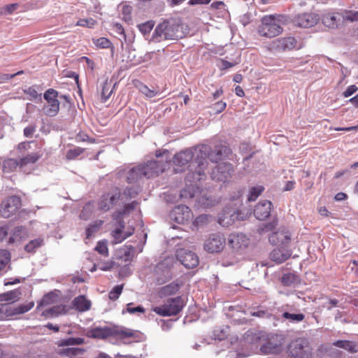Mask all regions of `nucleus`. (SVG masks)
<instances>
[{
    "mask_svg": "<svg viewBox=\"0 0 358 358\" xmlns=\"http://www.w3.org/2000/svg\"><path fill=\"white\" fill-rule=\"evenodd\" d=\"M227 151L229 149L227 147H218L212 151L209 145H201L194 149V152L187 150L176 154L173 162L178 166H185L192 161L194 156H196L191 166H194V163L197 164L193 174L196 173L199 176L197 179L200 180L201 176L204 175V170L208 164L206 159L209 158L211 162H217L222 159L223 154H226Z\"/></svg>",
    "mask_w": 358,
    "mask_h": 358,
    "instance_id": "obj_1",
    "label": "nucleus"
},
{
    "mask_svg": "<svg viewBox=\"0 0 358 358\" xmlns=\"http://www.w3.org/2000/svg\"><path fill=\"white\" fill-rule=\"evenodd\" d=\"M185 35L184 26L176 20H165L157 26L153 33V38L157 41L163 40H177Z\"/></svg>",
    "mask_w": 358,
    "mask_h": 358,
    "instance_id": "obj_2",
    "label": "nucleus"
},
{
    "mask_svg": "<svg viewBox=\"0 0 358 358\" xmlns=\"http://www.w3.org/2000/svg\"><path fill=\"white\" fill-rule=\"evenodd\" d=\"M282 18L284 17L280 15L277 17L273 15L264 16L257 28L259 35L266 38H273L280 35L283 31Z\"/></svg>",
    "mask_w": 358,
    "mask_h": 358,
    "instance_id": "obj_3",
    "label": "nucleus"
},
{
    "mask_svg": "<svg viewBox=\"0 0 358 358\" xmlns=\"http://www.w3.org/2000/svg\"><path fill=\"white\" fill-rule=\"evenodd\" d=\"M121 191L119 188H113L102 194L97 200V210L106 213L113 208L120 201Z\"/></svg>",
    "mask_w": 358,
    "mask_h": 358,
    "instance_id": "obj_4",
    "label": "nucleus"
},
{
    "mask_svg": "<svg viewBox=\"0 0 358 358\" xmlns=\"http://www.w3.org/2000/svg\"><path fill=\"white\" fill-rule=\"evenodd\" d=\"M185 306L184 300L181 296L169 299L162 306L153 308L157 315L167 317L177 315Z\"/></svg>",
    "mask_w": 358,
    "mask_h": 358,
    "instance_id": "obj_5",
    "label": "nucleus"
},
{
    "mask_svg": "<svg viewBox=\"0 0 358 358\" xmlns=\"http://www.w3.org/2000/svg\"><path fill=\"white\" fill-rule=\"evenodd\" d=\"M22 206L21 198L17 195H10L3 199L0 203V214L4 218L15 215Z\"/></svg>",
    "mask_w": 358,
    "mask_h": 358,
    "instance_id": "obj_6",
    "label": "nucleus"
},
{
    "mask_svg": "<svg viewBox=\"0 0 358 358\" xmlns=\"http://www.w3.org/2000/svg\"><path fill=\"white\" fill-rule=\"evenodd\" d=\"M285 343V336L283 334H272L260 348L263 354H279L283 351Z\"/></svg>",
    "mask_w": 358,
    "mask_h": 358,
    "instance_id": "obj_7",
    "label": "nucleus"
},
{
    "mask_svg": "<svg viewBox=\"0 0 358 358\" xmlns=\"http://www.w3.org/2000/svg\"><path fill=\"white\" fill-rule=\"evenodd\" d=\"M58 92L54 89H48L44 93V99L48 104L43 107L46 115L54 117L59 111V102L57 99Z\"/></svg>",
    "mask_w": 358,
    "mask_h": 358,
    "instance_id": "obj_8",
    "label": "nucleus"
},
{
    "mask_svg": "<svg viewBox=\"0 0 358 358\" xmlns=\"http://www.w3.org/2000/svg\"><path fill=\"white\" fill-rule=\"evenodd\" d=\"M287 352L294 358H305L309 354L308 343L305 339L296 338L289 344Z\"/></svg>",
    "mask_w": 358,
    "mask_h": 358,
    "instance_id": "obj_9",
    "label": "nucleus"
},
{
    "mask_svg": "<svg viewBox=\"0 0 358 358\" xmlns=\"http://www.w3.org/2000/svg\"><path fill=\"white\" fill-rule=\"evenodd\" d=\"M226 243V239L222 234H213L209 236L204 243V249L210 253L221 252Z\"/></svg>",
    "mask_w": 358,
    "mask_h": 358,
    "instance_id": "obj_10",
    "label": "nucleus"
},
{
    "mask_svg": "<svg viewBox=\"0 0 358 358\" xmlns=\"http://www.w3.org/2000/svg\"><path fill=\"white\" fill-rule=\"evenodd\" d=\"M166 163L159 161H150L145 165H140L143 177L150 178L159 176L166 169Z\"/></svg>",
    "mask_w": 358,
    "mask_h": 358,
    "instance_id": "obj_11",
    "label": "nucleus"
},
{
    "mask_svg": "<svg viewBox=\"0 0 358 358\" xmlns=\"http://www.w3.org/2000/svg\"><path fill=\"white\" fill-rule=\"evenodd\" d=\"M178 261L187 268H193L199 264V257L193 252L184 248L178 249L176 252Z\"/></svg>",
    "mask_w": 358,
    "mask_h": 358,
    "instance_id": "obj_12",
    "label": "nucleus"
},
{
    "mask_svg": "<svg viewBox=\"0 0 358 358\" xmlns=\"http://www.w3.org/2000/svg\"><path fill=\"white\" fill-rule=\"evenodd\" d=\"M234 172L233 166L229 163L219 164L211 173V178L216 181L225 182L231 177Z\"/></svg>",
    "mask_w": 358,
    "mask_h": 358,
    "instance_id": "obj_13",
    "label": "nucleus"
},
{
    "mask_svg": "<svg viewBox=\"0 0 358 358\" xmlns=\"http://www.w3.org/2000/svg\"><path fill=\"white\" fill-rule=\"evenodd\" d=\"M229 246L236 252H242L250 244V239L243 234H233L229 236Z\"/></svg>",
    "mask_w": 358,
    "mask_h": 358,
    "instance_id": "obj_14",
    "label": "nucleus"
},
{
    "mask_svg": "<svg viewBox=\"0 0 358 358\" xmlns=\"http://www.w3.org/2000/svg\"><path fill=\"white\" fill-rule=\"evenodd\" d=\"M319 20L320 17L317 14L304 13L296 15L294 18V23L297 27L308 28L317 24Z\"/></svg>",
    "mask_w": 358,
    "mask_h": 358,
    "instance_id": "obj_15",
    "label": "nucleus"
},
{
    "mask_svg": "<svg viewBox=\"0 0 358 358\" xmlns=\"http://www.w3.org/2000/svg\"><path fill=\"white\" fill-rule=\"evenodd\" d=\"M321 20L322 24L329 29H337L343 24V14L340 13H324Z\"/></svg>",
    "mask_w": 358,
    "mask_h": 358,
    "instance_id": "obj_16",
    "label": "nucleus"
},
{
    "mask_svg": "<svg viewBox=\"0 0 358 358\" xmlns=\"http://www.w3.org/2000/svg\"><path fill=\"white\" fill-rule=\"evenodd\" d=\"M118 223L120 228L115 229L111 232V236L113 238V241H112L113 245L122 243L134 233V227L129 228L126 232H124V222L122 220L120 219Z\"/></svg>",
    "mask_w": 358,
    "mask_h": 358,
    "instance_id": "obj_17",
    "label": "nucleus"
},
{
    "mask_svg": "<svg viewBox=\"0 0 358 358\" xmlns=\"http://www.w3.org/2000/svg\"><path fill=\"white\" fill-rule=\"evenodd\" d=\"M184 283L180 280H176L159 289L157 294L159 298H166L167 296L177 294Z\"/></svg>",
    "mask_w": 358,
    "mask_h": 358,
    "instance_id": "obj_18",
    "label": "nucleus"
},
{
    "mask_svg": "<svg viewBox=\"0 0 358 358\" xmlns=\"http://www.w3.org/2000/svg\"><path fill=\"white\" fill-rule=\"evenodd\" d=\"M272 208V203L267 200L259 201L254 209V215L257 219L264 220L269 217Z\"/></svg>",
    "mask_w": 358,
    "mask_h": 358,
    "instance_id": "obj_19",
    "label": "nucleus"
},
{
    "mask_svg": "<svg viewBox=\"0 0 358 358\" xmlns=\"http://www.w3.org/2000/svg\"><path fill=\"white\" fill-rule=\"evenodd\" d=\"M87 335L93 338L105 339L113 336L112 327H93L87 331Z\"/></svg>",
    "mask_w": 358,
    "mask_h": 358,
    "instance_id": "obj_20",
    "label": "nucleus"
},
{
    "mask_svg": "<svg viewBox=\"0 0 358 358\" xmlns=\"http://www.w3.org/2000/svg\"><path fill=\"white\" fill-rule=\"evenodd\" d=\"M292 255V251L281 248L274 249L270 254V259L280 264L287 260Z\"/></svg>",
    "mask_w": 358,
    "mask_h": 358,
    "instance_id": "obj_21",
    "label": "nucleus"
},
{
    "mask_svg": "<svg viewBox=\"0 0 358 358\" xmlns=\"http://www.w3.org/2000/svg\"><path fill=\"white\" fill-rule=\"evenodd\" d=\"M276 48L280 50H292L296 48L297 41L294 37H285L275 41Z\"/></svg>",
    "mask_w": 358,
    "mask_h": 358,
    "instance_id": "obj_22",
    "label": "nucleus"
},
{
    "mask_svg": "<svg viewBox=\"0 0 358 358\" xmlns=\"http://www.w3.org/2000/svg\"><path fill=\"white\" fill-rule=\"evenodd\" d=\"M73 306L80 312L87 311L90 309L91 301L83 295L76 297L73 301Z\"/></svg>",
    "mask_w": 358,
    "mask_h": 358,
    "instance_id": "obj_23",
    "label": "nucleus"
},
{
    "mask_svg": "<svg viewBox=\"0 0 358 358\" xmlns=\"http://www.w3.org/2000/svg\"><path fill=\"white\" fill-rule=\"evenodd\" d=\"M34 303L33 301H31V302H29V303H24V304H20L17 306H13L11 305H10V317L28 312L34 307Z\"/></svg>",
    "mask_w": 358,
    "mask_h": 358,
    "instance_id": "obj_24",
    "label": "nucleus"
},
{
    "mask_svg": "<svg viewBox=\"0 0 358 358\" xmlns=\"http://www.w3.org/2000/svg\"><path fill=\"white\" fill-rule=\"evenodd\" d=\"M138 202L136 201H132L131 203L125 204L122 208L116 210L113 215V217L115 219H120L125 215L129 214L131 212H132L137 206Z\"/></svg>",
    "mask_w": 358,
    "mask_h": 358,
    "instance_id": "obj_25",
    "label": "nucleus"
},
{
    "mask_svg": "<svg viewBox=\"0 0 358 358\" xmlns=\"http://www.w3.org/2000/svg\"><path fill=\"white\" fill-rule=\"evenodd\" d=\"M333 345L339 348H343L350 353H355L357 352L356 343L350 341L338 340L334 342Z\"/></svg>",
    "mask_w": 358,
    "mask_h": 358,
    "instance_id": "obj_26",
    "label": "nucleus"
},
{
    "mask_svg": "<svg viewBox=\"0 0 358 358\" xmlns=\"http://www.w3.org/2000/svg\"><path fill=\"white\" fill-rule=\"evenodd\" d=\"M20 292L17 289L7 292L6 293L0 294V301H6L7 303L15 302L19 300Z\"/></svg>",
    "mask_w": 358,
    "mask_h": 358,
    "instance_id": "obj_27",
    "label": "nucleus"
},
{
    "mask_svg": "<svg viewBox=\"0 0 358 358\" xmlns=\"http://www.w3.org/2000/svg\"><path fill=\"white\" fill-rule=\"evenodd\" d=\"M299 277L293 273H287L283 274L281 278V282L284 286L290 287L299 283Z\"/></svg>",
    "mask_w": 358,
    "mask_h": 358,
    "instance_id": "obj_28",
    "label": "nucleus"
},
{
    "mask_svg": "<svg viewBox=\"0 0 358 358\" xmlns=\"http://www.w3.org/2000/svg\"><path fill=\"white\" fill-rule=\"evenodd\" d=\"M17 167H20V160L8 158L3 162L2 169L5 173H10L16 171Z\"/></svg>",
    "mask_w": 358,
    "mask_h": 358,
    "instance_id": "obj_29",
    "label": "nucleus"
},
{
    "mask_svg": "<svg viewBox=\"0 0 358 358\" xmlns=\"http://www.w3.org/2000/svg\"><path fill=\"white\" fill-rule=\"evenodd\" d=\"M41 155L38 152H31L28 154L19 159L20 167L22 168L29 164H34L41 158Z\"/></svg>",
    "mask_w": 358,
    "mask_h": 358,
    "instance_id": "obj_30",
    "label": "nucleus"
},
{
    "mask_svg": "<svg viewBox=\"0 0 358 358\" xmlns=\"http://www.w3.org/2000/svg\"><path fill=\"white\" fill-rule=\"evenodd\" d=\"M180 212L182 213V217H176V220L178 223H183L185 221H187L192 214L189 207L186 206H178L176 208L175 213L179 214Z\"/></svg>",
    "mask_w": 358,
    "mask_h": 358,
    "instance_id": "obj_31",
    "label": "nucleus"
},
{
    "mask_svg": "<svg viewBox=\"0 0 358 358\" xmlns=\"http://www.w3.org/2000/svg\"><path fill=\"white\" fill-rule=\"evenodd\" d=\"M84 352V350L79 348H68L59 350L58 354L60 356L68 357L73 358L78 355H82Z\"/></svg>",
    "mask_w": 358,
    "mask_h": 358,
    "instance_id": "obj_32",
    "label": "nucleus"
},
{
    "mask_svg": "<svg viewBox=\"0 0 358 358\" xmlns=\"http://www.w3.org/2000/svg\"><path fill=\"white\" fill-rule=\"evenodd\" d=\"M112 93L113 89L111 83L109 82L108 79H106L103 82L101 90V101L106 102L110 98Z\"/></svg>",
    "mask_w": 358,
    "mask_h": 358,
    "instance_id": "obj_33",
    "label": "nucleus"
},
{
    "mask_svg": "<svg viewBox=\"0 0 358 358\" xmlns=\"http://www.w3.org/2000/svg\"><path fill=\"white\" fill-rule=\"evenodd\" d=\"M143 178V176L141 175V171L140 165L131 169L129 173L127 178V180L129 183L135 182L138 179H141Z\"/></svg>",
    "mask_w": 358,
    "mask_h": 358,
    "instance_id": "obj_34",
    "label": "nucleus"
},
{
    "mask_svg": "<svg viewBox=\"0 0 358 358\" xmlns=\"http://www.w3.org/2000/svg\"><path fill=\"white\" fill-rule=\"evenodd\" d=\"M94 206L93 201L87 202L80 212V217L83 220H88L94 212Z\"/></svg>",
    "mask_w": 358,
    "mask_h": 358,
    "instance_id": "obj_35",
    "label": "nucleus"
},
{
    "mask_svg": "<svg viewBox=\"0 0 358 358\" xmlns=\"http://www.w3.org/2000/svg\"><path fill=\"white\" fill-rule=\"evenodd\" d=\"M83 343H84V338L71 337V338H68L66 339H63V340L59 341L57 343V345L59 347H62V346L81 345Z\"/></svg>",
    "mask_w": 358,
    "mask_h": 358,
    "instance_id": "obj_36",
    "label": "nucleus"
},
{
    "mask_svg": "<svg viewBox=\"0 0 358 358\" xmlns=\"http://www.w3.org/2000/svg\"><path fill=\"white\" fill-rule=\"evenodd\" d=\"M103 224V221L101 220H96L92 224H90L89 227L86 229V238H90V237L96 232H97L102 224Z\"/></svg>",
    "mask_w": 358,
    "mask_h": 358,
    "instance_id": "obj_37",
    "label": "nucleus"
},
{
    "mask_svg": "<svg viewBox=\"0 0 358 358\" xmlns=\"http://www.w3.org/2000/svg\"><path fill=\"white\" fill-rule=\"evenodd\" d=\"M43 242V239L40 238L31 240L24 246V250L27 252H34L37 248L42 245Z\"/></svg>",
    "mask_w": 358,
    "mask_h": 358,
    "instance_id": "obj_38",
    "label": "nucleus"
},
{
    "mask_svg": "<svg viewBox=\"0 0 358 358\" xmlns=\"http://www.w3.org/2000/svg\"><path fill=\"white\" fill-rule=\"evenodd\" d=\"M95 250L104 257H108L109 251L107 241L106 240L98 241L95 247Z\"/></svg>",
    "mask_w": 358,
    "mask_h": 358,
    "instance_id": "obj_39",
    "label": "nucleus"
},
{
    "mask_svg": "<svg viewBox=\"0 0 358 358\" xmlns=\"http://www.w3.org/2000/svg\"><path fill=\"white\" fill-rule=\"evenodd\" d=\"M10 261V252L6 250H0V271L6 267Z\"/></svg>",
    "mask_w": 358,
    "mask_h": 358,
    "instance_id": "obj_40",
    "label": "nucleus"
},
{
    "mask_svg": "<svg viewBox=\"0 0 358 358\" xmlns=\"http://www.w3.org/2000/svg\"><path fill=\"white\" fill-rule=\"evenodd\" d=\"M282 317L289 320L292 322H299L304 320L305 315L302 313L293 314L288 312H285L282 315Z\"/></svg>",
    "mask_w": 358,
    "mask_h": 358,
    "instance_id": "obj_41",
    "label": "nucleus"
},
{
    "mask_svg": "<svg viewBox=\"0 0 358 358\" xmlns=\"http://www.w3.org/2000/svg\"><path fill=\"white\" fill-rule=\"evenodd\" d=\"M112 336H118L121 338H129L133 336L134 334L130 331L119 329L116 327H112Z\"/></svg>",
    "mask_w": 358,
    "mask_h": 358,
    "instance_id": "obj_42",
    "label": "nucleus"
},
{
    "mask_svg": "<svg viewBox=\"0 0 358 358\" xmlns=\"http://www.w3.org/2000/svg\"><path fill=\"white\" fill-rule=\"evenodd\" d=\"M85 151L84 148L76 147L67 151L66 157L69 160L75 159L76 157L83 154Z\"/></svg>",
    "mask_w": 358,
    "mask_h": 358,
    "instance_id": "obj_43",
    "label": "nucleus"
},
{
    "mask_svg": "<svg viewBox=\"0 0 358 358\" xmlns=\"http://www.w3.org/2000/svg\"><path fill=\"white\" fill-rule=\"evenodd\" d=\"M95 45L100 48H113L111 41L106 37H100L94 41Z\"/></svg>",
    "mask_w": 358,
    "mask_h": 358,
    "instance_id": "obj_44",
    "label": "nucleus"
},
{
    "mask_svg": "<svg viewBox=\"0 0 358 358\" xmlns=\"http://www.w3.org/2000/svg\"><path fill=\"white\" fill-rule=\"evenodd\" d=\"M155 26V22L153 20H149L144 23H142L138 26L139 31L143 34L146 35L149 34Z\"/></svg>",
    "mask_w": 358,
    "mask_h": 358,
    "instance_id": "obj_45",
    "label": "nucleus"
},
{
    "mask_svg": "<svg viewBox=\"0 0 358 358\" xmlns=\"http://www.w3.org/2000/svg\"><path fill=\"white\" fill-rule=\"evenodd\" d=\"M264 188L262 186L253 187L250 189L248 200L250 201H255L257 198L262 193Z\"/></svg>",
    "mask_w": 358,
    "mask_h": 358,
    "instance_id": "obj_46",
    "label": "nucleus"
},
{
    "mask_svg": "<svg viewBox=\"0 0 358 358\" xmlns=\"http://www.w3.org/2000/svg\"><path fill=\"white\" fill-rule=\"evenodd\" d=\"M97 22L94 19L90 17L86 19H80L77 21L76 25L80 27H87L89 28H93L96 24Z\"/></svg>",
    "mask_w": 358,
    "mask_h": 358,
    "instance_id": "obj_47",
    "label": "nucleus"
},
{
    "mask_svg": "<svg viewBox=\"0 0 358 358\" xmlns=\"http://www.w3.org/2000/svg\"><path fill=\"white\" fill-rule=\"evenodd\" d=\"M277 225L278 220L277 219H274L271 222L263 224V226L259 229V231L260 234L272 231L275 229Z\"/></svg>",
    "mask_w": 358,
    "mask_h": 358,
    "instance_id": "obj_48",
    "label": "nucleus"
},
{
    "mask_svg": "<svg viewBox=\"0 0 358 358\" xmlns=\"http://www.w3.org/2000/svg\"><path fill=\"white\" fill-rule=\"evenodd\" d=\"M10 304L0 303V320L10 317Z\"/></svg>",
    "mask_w": 358,
    "mask_h": 358,
    "instance_id": "obj_49",
    "label": "nucleus"
},
{
    "mask_svg": "<svg viewBox=\"0 0 358 358\" xmlns=\"http://www.w3.org/2000/svg\"><path fill=\"white\" fill-rule=\"evenodd\" d=\"M123 289V285L115 286L108 294V297L113 301H115L119 298Z\"/></svg>",
    "mask_w": 358,
    "mask_h": 358,
    "instance_id": "obj_50",
    "label": "nucleus"
},
{
    "mask_svg": "<svg viewBox=\"0 0 358 358\" xmlns=\"http://www.w3.org/2000/svg\"><path fill=\"white\" fill-rule=\"evenodd\" d=\"M343 22L345 21H358V11L355 10H349L345 11V14L343 15Z\"/></svg>",
    "mask_w": 358,
    "mask_h": 358,
    "instance_id": "obj_51",
    "label": "nucleus"
},
{
    "mask_svg": "<svg viewBox=\"0 0 358 358\" xmlns=\"http://www.w3.org/2000/svg\"><path fill=\"white\" fill-rule=\"evenodd\" d=\"M60 313L59 306H54L49 309H47L42 313V315L45 317H50L57 316Z\"/></svg>",
    "mask_w": 358,
    "mask_h": 358,
    "instance_id": "obj_52",
    "label": "nucleus"
},
{
    "mask_svg": "<svg viewBox=\"0 0 358 358\" xmlns=\"http://www.w3.org/2000/svg\"><path fill=\"white\" fill-rule=\"evenodd\" d=\"M140 91L143 94H145L146 96H148L149 98L154 97V96H155L157 94V92H155V91H154L152 90H150V88L148 87V86H146L145 85H141Z\"/></svg>",
    "mask_w": 358,
    "mask_h": 358,
    "instance_id": "obj_53",
    "label": "nucleus"
},
{
    "mask_svg": "<svg viewBox=\"0 0 358 358\" xmlns=\"http://www.w3.org/2000/svg\"><path fill=\"white\" fill-rule=\"evenodd\" d=\"M227 103L222 101H219L216 102L212 106L213 109L215 110V114H219L224 111L226 108Z\"/></svg>",
    "mask_w": 358,
    "mask_h": 358,
    "instance_id": "obj_54",
    "label": "nucleus"
},
{
    "mask_svg": "<svg viewBox=\"0 0 358 358\" xmlns=\"http://www.w3.org/2000/svg\"><path fill=\"white\" fill-rule=\"evenodd\" d=\"M133 303H129L127 304V311L131 314H134L136 313H145V308L141 306L133 308Z\"/></svg>",
    "mask_w": 358,
    "mask_h": 358,
    "instance_id": "obj_55",
    "label": "nucleus"
},
{
    "mask_svg": "<svg viewBox=\"0 0 358 358\" xmlns=\"http://www.w3.org/2000/svg\"><path fill=\"white\" fill-rule=\"evenodd\" d=\"M358 90V87L355 85H350L343 92V96L345 98L350 96Z\"/></svg>",
    "mask_w": 358,
    "mask_h": 358,
    "instance_id": "obj_56",
    "label": "nucleus"
},
{
    "mask_svg": "<svg viewBox=\"0 0 358 358\" xmlns=\"http://www.w3.org/2000/svg\"><path fill=\"white\" fill-rule=\"evenodd\" d=\"M53 296L52 294H48L44 296V297L41 301L40 303L38 305L36 309L39 310L41 307H43V306L48 305L50 303V299Z\"/></svg>",
    "mask_w": 358,
    "mask_h": 358,
    "instance_id": "obj_57",
    "label": "nucleus"
},
{
    "mask_svg": "<svg viewBox=\"0 0 358 358\" xmlns=\"http://www.w3.org/2000/svg\"><path fill=\"white\" fill-rule=\"evenodd\" d=\"M36 131V127L34 125L28 126L24 129V136L27 138L32 137L34 133Z\"/></svg>",
    "mask_w": 358,
    "mask_h": 358,
    "instance_id": "obj_58",
    "label": "nucleus"
},
{
    "mask_svg": "<svg viewBox=\"0 0 358 358\" xmlns=\"http://www.w3.org/2000/svg\"><path fill=\"white\" fill-rule=\"evenodd\" d=\"M208 216L207 215H201L198 216L194 220V224L196 226H200L203 224L208 222Z\"/></svg>",
    "mask_w": 358,
    "mask_h": 358,
    "instance_id": "obj_59",
    "label": "nucleus"
},
{
    "mask_svg": "<svg viewBox=\"0 0 358 358\" xmlns=\"http://www.w3.org/2000/svg\"><path fill=\"white\" fill-rule=\"evenodd\" d=\"M250 315L258 317H270L271 314L267 310H260L256 312H251Z\"/></svg>",
    "mask_w": 358,
    "mask_h": 358,
    "instance_id": "obj_60",
    "label": "nucleus"
},
{
    "mask_svg": "<svg viewBox=\"0 0 358 358\" xmlns=\"http://www.w3.org/2000/svg\"><path fill=\"white\" fill-rule=\"evenodd\" d=\"M131 7L128 5H125L122 8V13L124 15V20H131Z\"/></svg>",
    "mask_w": 358,
    "mask_h": 358,
    "instance_id": "obj_61",
    "label": "nucleus"
},
{
    "mask_svg": "<svg viewBox=\"0 0 358 358\" xmlns=\"http://www.w3.org/2000/svg\"><path fill=\"white\" fill-rule=\"evenodd\" d=\"M19 7L18 3H11L6 5L3 9L5 10V13L7 14H12L17 8Z\"/></svg>",
    "mask_w": 358,
    "mask_h": 358,
    "instance_id": "obj_62",
    "label": "nucleus"
},
{
    "mask_svg": "<svg viewBox=\"0 0 358 358\" xmlns=\"http://www.w3.org/2000/svg\"><path fill=\"white\" fill-rule=\"evenodd\" d=\"M24 92L25 94L29 95L33 99H37L38 96H41V94H39L36 90L33 87H29L24 91Z\"/></svg>",
    "mask_w": 358,
    "mask_h": 358,
    "instance_id": "obj_63",
    "label": "nucleus"
},
{
    "mask_svg": "<svg viewBox=\"0 0 358 358\" xmlns=\"http://www.w3.org/2000/svg\"><path fill=\"white\" fill-rule=\"evenodd\" d=\"M31 142H21L17 146V150L20 152H25L28 150L30 148V144Z\"/></svg>",
    "mask_w": 358,
    "mask_h": 358,
    "instance_id": "obj_64",
    "label": "nucleus"
}]
</instances>
